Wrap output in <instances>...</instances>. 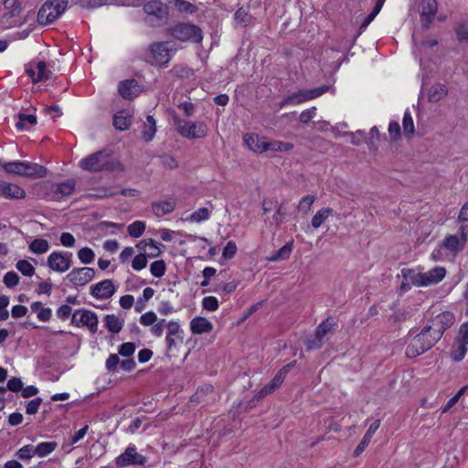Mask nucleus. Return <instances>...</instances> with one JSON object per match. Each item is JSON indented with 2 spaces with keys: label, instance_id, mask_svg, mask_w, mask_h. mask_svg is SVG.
Here are the masks:
<instances>
[{
  "label": "nucleus",
  "instance_id": "obj_1",
  "mask_svg": "<svg viewBox=\"0 0 468 468\" xmlns=\"http://www.w3.org/2000/svg\"><path fill=\"white\" fill-rule=\"evenodd\" d=\"M401 275L403 280L411 282L414 286L427 287L441 282L446 275V270L443 267H435L422 272L413 269H402Z\"/></svg>",
  "mask_w": 468,
  "mask_h": 468
},
{
  "label": "nucleus",
  "instance_id": "obj_2",
  "mask_svg": "<svg viewBox=\"0 0 468 468\" xmlns=\"http://www.w3.org/2000/svg\"><path fill=\"white\" fill-rule=\"evenodd\" d=\"M440 339L426 331L423 327L421 332L415 335L406 348L408 357H416L431 349Z\"/></svg>",
  "mask_w": 468,
  "mask_h": 468
},
{
  "label": "nucleus",
  "instance_id": "obj_3",
  "mask_svg": "<svg viewBox=\"0 0 468 468\" xmlns=\"http://www.w3.org/2000/svg\"><path fill=\"white\" fill-rule=\"evenodd\" d=\"M68 0H47L37 13V22L48 25L56 21L66 10Z\"/></svg>",
  "mask_w": 468,
  "mask_h": 468
},
{
  "label": "nucleus",
  "instance_id": "obj_4",
  "mask_svg": "<svg viewBox=\"0 0 468 468\" xmlns=\"http://www.w3.org/2000/svg\"><path fill=\"white\" fill-rule=\"evenodd\" d=\"M144 11L146 14L144 21L151 27H160L168 19V7L161 1L154 0L146 3L144 5Z\"/></svg>",
  "mask_w": 468,
  "mask_h": 468
},
{
  "label": "nucleus",
  "instance_id": "obj_5",
  "mask_svg": "<svg viewBox=\"0 0 468 468\" xmlns=\"http://www.w3.org/2000/svg\"><path fill=\"white\" fill-rule=\"evenodd\" d=\"M80 166L90 172L112 170L114 162L106 152L100 151L83 159L80 162Z\"/></svg>",
  "mask_w": 468,
  "mask_h": 468
},
{
  "label": "nucleus",
  "instance_id": "obj_6",
  "mask_svg": "<svg viewBox=\"0 0 468 468\" xmlns=\"http://www.w3.org/2000/svg\"><path fill=\"white\" fill-rule=\"evenodd\" d=\"M335 326L336 324L332 319L328 318L322 322L316 328L315 334L306 340L305 344L307 350L320 348L324 340L334 334Z\"/></svg>",
  "mask_w": 468,
  "mask_h": 468
},
{
  "label": "nucleus",
  "instance_id": "obj_7",
  "mask_svg": "<svg viewBox=\"0 0 468 468\" xmlns=\"http://www.w3.org/2000/svg\"><path fill=\"white\" fill-rule=\"evenodd\" d=\"M454 323V315L450 312H442L432 316L424 326L426 331L431 332L438 339H441L446 329Z\"/></svg>",
  "mask_w": 468,
  "mask_h": 468
},
{
  "label": "nucleus",
  "instance_id": "obj_8",
  "mask_svg": "<svg viewBox=\"0 0 468 468\" xmlns=\"http://www.w3.org/2000/svg\"><path fill=\"white\" fill-rule=\"evenodd\" d=\"M169 32L173 37L181 41L191 40L193 42L199 43L203 38L201 29L191 24H177L175 27H170Z\"/></svg>",
  "mask_w": 468,
  "mask_h": 468
},
{
  "label": "nucleus",
  "instance_id": "obj_9",
  "mask_svg": "<svg viewBox=\"0 0 468 468\" xmlns=\"http://www.w3.org/2000/svg\"><path fill=\"white\" fill-rule=\"evenodd\" d=\"M98 316L90 310H76L72 314L71 324L76 326H86L91 334L98 328Z\"/></svg>",
  "mask_w": 468,
  "mask_h": 468
},
{
  "label": "nucleus",
  "instance_id": "obj_10",
  "mask_svg": "<svg viewBox=\"0 0 468 468\" xmlns=\"http://www.w3.org/2000/svg\"><path fill=\"white\" fill-rule=\"evenodd\" d=\"M146 457L138 453L135 447H128L123 453L119 455L115 463L118 467H124L128 465H144Z\"/></svg>",
  "mask_w": 468,
  "mask_h": 468
},
{
  "label": "nucleus",
  "instance_id": "obj_11",
  "mask_svg": "<svg viewBox=\"0 0 468 468\" xmlns=\"http://www.w3.org/2000/svg\"><path fill=\"white\" fill-rule=\"evenodd\" d=\"M95 276V271L90 267L74 268L67 275V279L74 286H84L90 282Z\"/></svg>",
  "mask_w": 468,
  "mask_h": 468
},
{
  "label": "nucleus",
  "instance_id": "obj_12",
  "mask_svg": "<svg viewBox=\"0 0 468 468\" xmlns=\"http://www.w3.org/2000/svg\"><path fill=\"white\" fill-rule=\"evenodd\" d=\"M71 253L52 252L48 258V266L53 271L64 272L71 266Z\"/></svg>",
  "mask_w": 468,
  "mask_h": 468
},
{
  "label": "nucleus",
  "instance_id": "obj_13",
  "mask_svg": "<svg viewBox=\"0 0 468 468\" xmlns=\"http://www.w3.org/2000/svg\"><path fill=\"white\" fill-rule=\"evenodd\" d=\"M292 368V364H287L284 366L272 378L271 382L266 384L255 396V399H260L266 395L272 393L276 388H278L283 382L285 376L290 372Z\"/></svg>",
  "mask_w": 468,
  "mask_h": 468
},
{
  "label": "nucleus",
  "instance_id": "obj_14",
  "mask_svg": "<svg viewBox=\"0 0 468 468\" xmlns=\"http://www.w3.org/2000/svg\"><path fill=\"white\" fill-rule=\"evenodd\" d=\"M150 51L154 62L159 65H166L172 57V48L168 47V42L153 43Z\"/></svg>",
  "mask_w": 468,
  "mask_h": 468
},
{
  "label": "nucleus",
  "instance_id": "obj_15",
  "mask_svg": "<svg viewBox=\"0 0 468 468\" xmlns=\"http://www.w3.org/2000/svg\"><path fill=\"white\" fill-rule=\"evenodd\" d=\"M112 280H104L90 287V294L96 299H109L115 293Z\"/></svg>",
  "mask_w": 468,
  "mask_h": 468
},
{
  "label": "nucleus",
  "instance_id": "obj_16",
  "mask_svg": "<svg viewBox=\"0 0 468 468\" xmlns=\"http://www.w3.org/2000/svg\"><path fill=\"white\" fill-rule=\"evenodd\" d=\"M436 0H422L420 4V21L425 28H429L437 13Z\"/></svg>",
  "mask_w": 468,
  "mask_h": 468
},
{
  "label": "nucleus",
  "instance_id": "obj_17",
  "mask_svg": "<svg viewBox=\"0 0 468 468\" xmlns=\"http://www.w3.org/2000/svg\"><path fill=\"white\" fill-rule=\"evenodd\" d=\"M0 197L5 198L20 199L26 197V192L17 185L0 180Z\"/></svg>",
  "mask_w": 468,
  "mask_h": 468
},
{
  "label": "nucleus",
  "instance_id": "obj_18",
  "mask_svg": "<svg viewBox=\"0 0 468 468\" xmlns=\"http://www.w3.org/2000/svg\"><path fill=\"white\" fill-rule=\"evenodd\" d=\"M244 143L253 152L262 153L269 151V142L266 141L265 137H261L258 134H245Z\"/></svg>",
  "mask_w": 468,
  "mask_h": 468
},
{
  "label": "nucleus",
  "instance_id": "obj_19",
  "mask_svg": "<svg viewBox=\"0 0 468 468\" xmlns=\"http://www.w3.org/2000/svg\"><path fill=\"white\" fill-rule=\"evenodd\" d=\"M329 86H322L311 90H303L294 92V103H301L309 100L315 99L329 90Z\"/></svg>",
  "mask_w": 468,
  "mask_h": 468
},
{
  "label": "nucleus",
  "instance_id": "obj_20",
  "mask_svg": "<svg viewBox=\"0 0 468 468\" xmlns=\"http://www.w3.org/2000/svg\"><path fill=\"white\" fill-rule=\"evenodd\" d=\"M118 91L123 99L132 100L139 93L138 82L135 80H125L119 84Z\"/></svg>",
  "mask_w": 468,
  "mask_h": 468
},
{
  "label": "nucleus",
  "instance_id": "obj_21",
  "mask_svg": "<svg viewBox=\"0 0 468 468\" xmlns=\"http://www.w3.org/2000/svg\"><path fill=\"white\" fill-rule=\"evenodd\" d=\"M23 176L30 178H44L48 175V169L38 164L25 162Z\"/></svg>",
  "mask_w": 468,
  "mask_h": 468
},
{
  "label": "nucleus",
  "instance_id": "obj_22",
  "mask_svg": "<svg viewBox=\"0 0 468 468\" xmlns=\"http://www.w3.org/2000/svg\"><path fill=\"white\" fill-rule=\"evenodd\" d=\"M190 329L193 334L200 335L203 333L211 332L213 329V325H212L211 322H209L207 318L197 316L191 320Z\"/></svg>",
  "mask_w": 468,
  "mask_h": 468
},
{
  "label": "nucleus",
  "instance_id": "obj_23",
  "mask_svg": "<svg viewBox=\"0 0 468 468\" xmlns=\"http://www.w3.org/2000/svg\"><path fill=\"white\" fill-rule=\"evenodd\" d=\"M167 335H166V345H167V352H170L172 347L176 346V339L174 338L176 336L181 342L183 341V337L180 335V325L177 322H169L167 323Z\"/></svg>",
  "mask_w": 468,
  "mask_h": 468
},
{
  "label": "nucleus",
  "instance_id": "obj_24",
  "mask_svg": "<svg viewBox=\"0 0 468 468\" xmlns=\"http://www.w3.org/2000/svg\"><path fill=\"white\" fill-rule=\"evenodd\" d=\"M448 94V89L444 84L435 83L428 89L427 97L430 102H438Z\"/></svg>",
  "mask_w": 468,
  "mask_h": 468
},
{
  "label": "nucleus",
  "instance_id": "obj_25",
  "mask_svg": "<svg viewBox=\"0 0 468 468\" xmlns=\"http://www.w3.org/2000/svg\"><path fill=\"white\" fill-rule=\"evenodd\" d=\"M152 208L157 217H163L174 211L176 203L173 200L154 202L152 204Z\"/></svg>",
  "mask_w": 468,
  "mask_h": 468
},
{
  "label": "nucleus",
  "instance_id": "obj_26",
  "mask_svg": "<svg viewBox=\"0 0 468 468\" xmlns=\"http://www.w3.org/2000/svg\"><path fill=\"white\" fill-rule=\"evenodd\" d=\"M465 243L464 237H458L457 235H452L447 237L443 241V246L452 252H457L463 250Z\"/></svg>",
  "mask_w": 468,
  "mask_h": 468
},
{
  "label": "nucleus",
  "instance_id": "obj_27",
  "mask_svg": "<svg viewBox=\"0 0 468 468\" xmlns=\"http://www.w3.org/2000/svg\"><path fill=\"white\" fill-rule=\"evenodd\" d=\"M131 122L132 116L123 111L118 112L113 117V125L120 131L127 130Z\"/></svg>",
  "mask_w": 468,
  "mask_h": 468
},
{
  "label": "nucleus",
  "instance_id": "obj_28",
  "mask_svg": "<svg viewBox=\"0 0 468 468\" xmlns=\"http://www.w3.org/2000/svg\"><path fill=\"white\" fill-rule=\"evenodd\" d=\"M106 328L112 333H119L122 329L123 322L114 314H107L104 317Z\"/></svg>",
  "mask_w": 468,
  "mask_h": 468
},
{
  "label": "nucleus",
  "instance_id": "obj_29",
  "mask_svg": "<svg viewBox=\"0 0 468 468\" xmlns=\"http://www.w3.org/2000/svg\"><path fill=\"white\" fill-rule=\"evenodd\" d=\"M155 133H156L155 120L154 119L153 116L148 115L146 117V122L144 124L143 137L144 138V140L146 142H150L154 138Z\"/></svg>",
  "mask_w": 468,
  "mask_h": 468
},
{
  "label": "nucleus",
  "instance_id": "obj_30",
  "mask_svg": "<svg viewBox=\"0 0 468 468\" xmlns=\"http://www.w3.org/2000/svg\"><path fill=\"white\" fill-rule=\"evenodd\" d=\"M190 126V139L204 138L207 133V126L203 122H191Z\"/></svg>",
  "mask_w": 468,
  "mask_h": 468
},
{
  "label": "nucleus",
  "instance_id": "obj_31",
  "mask_svg": "<svg viewBox=\"0 0 468 468\" xmlns=\"http://www.w3.org/2000/svg\"><path fill=\"white\" fill-rule=\"evenodd\" d=\"M332 214L333 209L329 207H324L318 210L312 218L313 228L318 229Z\"/></svg>",
  "mask_w": 468,
  "mask_h": 468
},
{
  "label": "nucleus",
  "instance_id": "obj_32",
  "mask_svg": "<svg viewBox=\"0 0 468 468\" xmlns=\"http://www.w3.org/2000/svg\"><path fill=\"white\" fill-rule=\"evenodd\" d=\"M174 122L178 133L185 138L190 139L191 122L182 120L178 116H174Z\"/></svg>",
  "mask_w": 468,
  "mask_h": 468
},
{
  "label": "nucleus",
  "instance_id": "obj_33",
  "mask_svg": "<svg viewBox=\"0 0 468 468\" xmlns=\"http://www.w3.org/2000/svg\"><path fill=\"white\" fill-rule=\"evenodd\" d=\"M234 19L237 25L248 26L253 23V16L250 15L243 7L239 8L234 16Z\"/></svg>",
  "mask_w": 468,
  "mask_h": 468
},
{
  "label": "nucleus",
  "instance_id": "obj_34",
  "mask_svg": "<svg viewBox=\"0 0 468 468\" xmlns=\"http://www.w3.org/2000/svg\"><path fill=\"white\" fill-rule=\"evenodd\" d=\"M58 446L56 441L41 442L37 446L34 447L36 455L39 457H45L51 453Z\"/></svg>",
  "mask_w": 468,
  "mask_h": 468
},
{
  "label": "nucleus",
  "instance_id": "obj_35",
  "mask_svg": "<svg viewBox=\"0 0 468 468\" xmlns=\"http://www.w3.org/2000/svg\"><path fill=\"white\" fill-rule=\"evenodd\" d=\"M292 243L289 242L285 244L282 248L278 250L277 251H274L271 256H270L268 259L271 261H276L280 260L288 259L290 257V254L292 252Z\"/></svg>",
  "mask_w": 468,
  "mask_h": 468
},
{
  "label": "nucleus",
  "instance_id": "obj_36",
  "mask_svg": "<svg viewBox=\"0 0 468 468\" xmlns=\"http://www.w3.org/2000/svg\"><path fill=\"white\" fill-rule=\"evenodd\" d=\"M5 5L6 7H12V9L4 14L3 18L8 19L18 16L22 10L21 5L18 0H5Z\"/></svg>",
  "mask_w": 468,
  "mask_h": 468
},
{
  "label": "nucleus",
  "instance_id": "obj_37",
  "mask_svg": "<svg viewBox=\"0 0 468 468\" xmlns=\"http://www.w3.org/2000/svg\"><path fill=\"white\" fill-rule=\"evenodd\" d=\"M48 242L44 239H35L29 245L30 250L36 254H43L48 251Z\"/></svg>",
  "mask_w": 468,
  "mask_h": 468
},
{
  "label": "nucleus",
  "instance_id": "obj_38",
  "mask_svg": "<svg viewBox=\"0 0 468 468\" xmlns=\"http://www.w3.org/2000/svg\"><path fill=\"white\" fill-rule=\"evenodd\" d=\"M76 182L74 179H69L58 185L56 194L61 196H69L75 189Z\"/></svg>",
  "mask_w": 468,
  "mask_h": 468
},
{
  "label": "nucleus",
  "instance_id": "obj_39",
  "mask_svg": "<svg viewBox=\"0 0 468 468\" xmlns=\"http://www.w3.org/2000/svg\"><path fill=\"white\" fill-rule=\"evenodd\" d=\"M315 199L316 197L314 195H307L303 197L297 206L298 211L303 214H307L310 211L311 207L315 201Z\"/></svg>",
  "mask_w": 468,
  "mask_h": 468
},
{
  "label": "nucleus",
  "instance_id": "obj_40",
  "mask_svg": "<svg viewBox=\"0 0 468 468\" xmlns=\"http://www.w3.org/2000/svg\"><path fill=\"white\" fill-rule=\"evenodd\" d=\"M145 230V223L143 221H134L128 226L127 231L131 237L139 238Z\"/></svg>",
  "mask_w": 468,
  "mask_h": 468
},
{
  "label": "nucleus",
  "instance_id": "obj_41",
  "mask_svg": "<svg viewBox=\"0 0 468 468\" xmlns=\"http://www.w3.org/2000/svg\"><path fill=\"white\" fill-rule=\"evenodd\" d=\"M3 167L5 170V172H7V173L16 174L18 176H23L25 162H20V161L9 162V163H5L3 165Z\"/></svg>",
  "mask_w": 468,
  "mask_h": 468
},
{
  "label": "nucleus",
  "instance_id": "obj_42",
  "mask_svg": "<svg viewBox=\"0 0 468 468\" xmlns=\"http://www.w3.org/2000/svg\"><path fill=\"white\" fill-rule=\"evenodd\" d=\"M467 352V346L463 344V343H459V342H456L454 343L453 346H452V357L454 361H461L465 354Z\"/></svg>",
  "mask_w": 468,
  "mask_h": 468
},
{
  "label": "nucleus",
  "instance_id": "obj_43",
  "mask_svg": "<svg viewBox=\"0 0 468 468\" xmlns=\"http://www.w3.org/2000/svg\"><path fill=\"white\" fill-rule=\"evenodd\" d=\"M403 132L407 136H411L414 133L415 127L413 119L409 111H406L403 117Z\"/></svg>",
  "mask_w": 468,
  "mask_h": 468
},
{
  "label": "nucleus",
  "instance_id": "obj_44",
  "mask_svg": "<svg viewBox=\"0 0 468 468\" xmlns=\"http://www.w3.org/2000/svg\"><path fill=\"white\" fill-rule=\"evenodd\" d=\"M16 269L25 276L31 277L35 273L34 266L27 260H20L16 263Z\"/></svg>",
  "mask_w": 468,
  "mask_h": 468
},
{
  "label": "nucleus",
  "instance_id": "obj_45",
  "mask_svg": "<svg viewBox=\"0 0 468 468\" xmlns=\"http://www.w3.org/2000/svg\"><path fill=\"white\" fill-rule=\"evenodd\" d=\"M78 257L83 264H89L94 261L95 254L90 248L85 247L78 251Z\"/></svg>",
  "mask_w": 468,
  "mask_h": 468
},
{
  "label": "nucleus",
  "instance_id": "obj_46",
  "mask_svg": "<svg viewBox=\"0 0 468 468\" xmlns=\"http://www.w3.org/2000/svg\"><path fill=\"white\" fill-rule=\"evenodd\" d=\"M26 122L34 125L37 123V117L32 114H18V122L16 123V127L18 130H23L25 128Z\"/></svg>",
  "mask_w": 468,
  "mask_h": 468
},
{
  "label": "nucleus",
  "instance_id": "obj_47",
  "mask_svg": "<svg viewBox=\"0 0 468 468\" xmlns=\"http://www.w3.org/2000/svg\"><path fill=\"white\" fill-rule=\"evenodd\" d=\"M165 263L163 260L154 261L150 266V271L153 276L160 278L165 272Z\"/></svg>",
  "mask_w": 468,
  "mask_h": 468
},
{
  "label": "nucleus",
  "instance_id": "obj_48",
  "mask_svg": "<svg viewBox=\"0 0 468 468\" xmlns=\"http://www.w3.org/2000/svg\"><path fill=\"white\" fill-rule=\"evenodd\" d=\"M37 78L34 79V82L42 81L49 78L50 71L47 70L46 63L39 61L37 64Z\"/></svg>",
  "mask_w": 468,
  "mask_h": 468
},
{
  "label": "nucleus",
  "instance_id": "obj_49",
  "mask_svg": "<svg viewBox=\"0 0 468 468\" xmlns=\"http://www.w3.org/2000/svg\"><path fill=\"white\" fill-rule=\"evenodd\" d=\"M175 6L177 8L178 11L189 14L195 13L197 9L196 5L186 0H176L175 3Z\"/></svg>",
  "mask_w": 468,
  "mask_h": 468
},
{
  "label": "nucleus",
  "instance_id": "obj_50",
  "mask_svg": "<svg viewBox=\"0 0 468 468\" xmlns=\"http://www.w3.org/2000/svg\"><path fill=\"white\" fill-rule=\"evenodd\" d=\"M34 455H36L34 446L29 444L20 448L16 453V456L20 460H29Z\"/></svg>",
  "mask_w": 468,
  "mask_h": 468
},
{
  "label": "nucleus",
  "instance_id": "obj_51",
  "mask_svg": "<svg viewBox=\"0 0 468 468\" xmlns=\"http://www.w3.org/2000/svg\"><path fill=\"white\" fill-rule=\"evenodd\" d=\"M136 346L134 343L127 342L119 346L118 353L124 357H130L135 351Z\"/></svg>",
  "mask_w": 468,
  "mask_h": 468
},
{
  "label": "nucleus",
  "instance_id": "obj_52",
  "mask_svg": "<svg viewBox=\"0 0 468 468\" xmlns=\"http://www.w3.org/2000/svg\"><path fill=\"white\" fill-rule=\"evenodd\" d=\"M210 211L207 207H201L191 214L190 219L195 222H200L209 218Z\"/></svg>",
  "mask_w": 468,
  "mask_h": 468
},
{
  "label": "nucleus",
  "instance_id": "obj_53",
  "mask_svg": "<svg viewBox=\"0 0 468 468\" xmlns=\"http://www.w3.org/2000/svg\"><path fill=\"white\" fill-rule=\"evenodd\" d=\"M457 39L461 42H468V24H459L455 27Z\"/></svg>",
  "mask_w": 468,
  "mask_h": 468
},
{
  "label": "nucleus",
  "instance_id": "obj_54",
  "mask_svg": "<svg viewBox=\"0 0 468 468\" xmlns=\"http://www.w3.org/2000/svg\"><path fill=\"white\" fill-rule=\"evenodd\" d=\"M19 282V276L15 271H8L4 276V283L8 288L16 286Z\"/></svg>",
  "mask_w": 468,
  "mask_h": 468
},
{
  "label": "nucleus",
  "instance_id": "obj_55",
  "mask_svg": "<svg viewBox=\"0 0 468 468\" xmlns=\"http://www.w3.org/2000/svg\"><path fill=\"white\" fill-rule=\"evenodd\" d=\"M202 306L207 311H216L218 308V301L214 296H207L202 300Z\"/></svg>",
  "mask_w": 468,
  "mask_h": 468
},
{
  "label": "nucleus",
  "instance_id": "obj_56",
  "mask_svg": "<svg viewBox=\"0 0 468 468\" xmlns=\"http://www.w3.org/2000/svg\"><path fill=\"white\" fill-rule=\"evenodd\" d=\"M468 389V385L463 387L452 399H450L445 405L444 409L442 410V412L448 411L452 407H453L460 398L464 394V392Z\"/></svg>",
  "mask_w": 468,
  "mask_h": 468
},
{
  "label": "nucleus",
  "instance_id": "obj_57",
  "mask_svg": "<svg viewBox=\"0 0 468 468\" xmlns=\"http://www.w3.org/2000/svg\"><path fill=\"white\" fill-rule=\"evenodd\" d=\"M147 259L146 256L143 253H140L134 257L132 262V266L134 270L140 271L146 267Z\"/></svg>",
  "mask_w": 468,
  "mask_h": 468
},
{
  "label": "nucleus",
  "instance_id": "obj_58",
  "mask_svg": "<svg viewBox=\"0 0 468 468\" xmlns=\"http://www.w3.org/2000/svg\"><path fill=\"white\" fill-rule=\"evenodd\" d=\"M41 403H42L41 398H36V399L30 400L26 407L27 414H29V415L36 414L38 411V409H39Z\"/></svg>",
  "mask_w": 468,
  "mask_h": 468
},
{
  "label": "nucleus",
  "instance_id": "obj_59",
  "mask_svg": "<svg viewBox=\"0 0 468 468\" xmlns=\"http://www.w3.org/2000/svg\"><path fill=\"white\" fill-rule=\"evenodd\" d=\"M156 320H157V316L152 311H149V312L142 314L140 317V323L142 324H144V326L153 325L156 322Z\"/></svg>",
  "mask_w": 468,
  "mask_h": 468
},
{
  "label": "nucleus",
  "instance_id": "obj_60",
  "mask_svg": "<svg viewBox=\"0 0 468 468\" xmlns=\"http://www.w3.org/2000/svg\"><path fill=\"white\" fill-rule=\"evenodd\" d=\"M236 252H237V246H236L235 242L229 241L223 249L222 257L227 260L232 259L234 257V255L236 254Z\"/></svg>",
  "mask_w": 468,
  "mask_h": 468
},
{
  "label": "nucleus",
  "instance_id": "obj_61",
  "mask_svg": "<svg viewBox=\"0 0 468 468\" xmlns=\"http://www.w3.org/2000/svg\"><path fill=\"white\" fill-rule=\"evenodd\" d=\"M7 388L12 392H18L23 388L22 380L19 378H12L7 382Z\"/></svg>",
  "mask_w": 468,
  "mask_h": 468
},
{
  "label": "nucleus",
  "instance_id": "obj_62",
  "mask_svg": "<svg viewBox=\"0 0 468 468\" xmlns=\"http://www.w3.org/2000/svg\"><path fill=\"white\" fill-rule=\"evenodd\" d=\"M119 364H121V362L118 355L112 354L107 358L105 367L109 371H115Z\"/></svg>",
  "mask_w": 468,
  "mask_h": 468
},
{
  "label": "nucleus",
  "instance_id": "obj_63",
  "mask_svg": "<svg viewBox=\"0 0 468 468\" xmlns=\"http://www.w3.org/2000/svg\"><path fill=\"white\" fill-rule=\"evenodd\" d=\"M456 342L468 345V323L461 325Z\"/></svg>",
  "mask_w": 468,
  "mask_h": 468
},
{
  "label": "nucleus",
  "instance_id": "obj_64",
  "mask_svg": "<svg viewBox=\"0 0 468 468\" xmlns=\"http://www.w3.org/2000/svg\"><path fill=\"white\" fill-rule=\"evenodd\" d=\"M388 133L393 141L400 137V126L397 122H390L388 125Z\"/></svg>",
  "mask_w": 468,
  "mask_h": 468
}]
</instances>
